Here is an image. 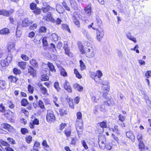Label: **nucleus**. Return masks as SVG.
<instances>
[{"instance_id": "nucleus-10", "label": "nucleus", "mask_w": 151, "mask_h": 151, "mask_svg": "<svg viewBox=\"0 0 151 151\" xmlns=\"http://www.w3.org/2000/svg\"><path fill=\"white\" fill-rule=\"evenodd\" d=\"M32 21H29L27 18H25L22 21V26L24 27L28 26L31 24H32Z\"/></svg>"}, {"instance_id": "nucleus-35", "label": "nucleus", "mask_w": 151, "mask_h": 151, "mask_svg": "<svg viewBox=\"0 0 151 151\" xmlns=\"http://www.w3.org/2000/svg\"><path fill=\"white\" fill-rule=\"evenodd\" d=\"M49 79L48 76L45 75H42L41 76V80L45 81H47Z\"/></svg>"}, {"instance_id": "nucleus-51", "label": "nucleus", "mask_w": 151, "mask_h": 151, "mask_svg": "<svg viewBox=\"0 0 151 151\" xmlns=\"http://www.w3.org/2000/svg\"><path fill=\"white\" fill-rule=\"evenodd\" d=\"M61 75L63 76H66L67 73L64 69L62 68L61 70Z\"/></svg>"}, {"instance_id": "nucleus-41", "label": "nucleus", "mask_w": 151, "mask_h": 151, "mask_svg": "<svg viewBox=\"0 0 151 151\" xmlns=\"http://www.w3.org/2000/svg\"><path fill=\"white\" fill-rule=\"evenodd\" d=\"M47 29L44 26H42L40 28V32L41 33H45L46 32Z\"/></svg>"}, {"instance_id": "nucleus-24", "label": "nucleus", "mask_w": 151, "mask_h": 151, "mask_svg": "<svg viewBox=\"0 0 151 151\" xmlns=\"http://www.w3.org/2000/svg\"><path fill=\"white\" fill-rule=\"evenodd\" d=\"M47 65L51 71H55L56 70L54 68V66L52 63L48 62L47 63Z\"/></svg>"}, {"instance_id": "nucleus-62", "label": "nucleus", "mask_w": 151, "mask_h": 151, "mask_svg": "<svg viewBox=\"0 0 151 151\" xmlns=\"http://www.w3.org/2000/svg\"><path fill=\"white\" fill-rule=\"evenodd\" d=\"M71 132L70 131H65V134L67 137H69L70 135Z\"/></svg>"}, {"instance_id": "nucleus-59", "label": "nucleus", "mask_w": 151, "mask_h": 151, "mask_svg": "<svg viewBox=\"0 0 151 151\" xmlns=\"http://www.w3.org/2000/svg\"><path fill=\"white\" fill-rule=\"evenodd\" d=\"M37 25L35 23L29 27V29H31L33 30L37 28Z\"/></svg>"}, {"instance_id": "nucleus-49", "label": "nucleus", "mask_w": 151, "mask_h": 151, "mask_svg": "<svg viewBox=\"0 0 151 151\" xmlns=\"http://www.w3.org/2000/svg\"><path fill=\"white\" fill-rule=\"evenodd\" d=\"M37 5L34 3H32L30 4V8L32 10H34L36 8Z\"/></svg>"}, {"instance_id": "nucleus-63", "label": "nucleus", "mask_w": 151, "mask_h": 151, "mask_svg": "<svg viewBox=\"0 0 151 151\" xmlns=\"http://www.w3.org/2000/svg\"><path fill=\"white\" fill-rule=\"evenodd\" d=\"M76 18L75 17H73V19H74L73 22L76 25H78L79 24V22L76 19Z\"/></svg>"}, {"instance_id": "nucleus-29", "label": "nucleus", "mask_w": 151, "mask_h": 151, "mask_svg": "<svg viewBox=\"0 0 151 151\" xmlns=\"http://www.w3.org/2000/svg\"><path fill=\"white\" fill-rule=\"evenodd\" d=\"M8 58V57H7L6 59L4 60H3L1 61V64L2 67H4L7 65V59Z\"/></svg>"}, {"instance_id": "nucleus-53", "label": "nucleus", "mask_w": 151, "mask_h": 151, "mask_svg": "<svg viewBox=\"0 0 151 151\" xmlns=\"http://www.w3.org/2000/svg\"><path fill=\"white\" fill-rule=\"evenodd\" d=\"M13 72L15 74H19L21 73L20 70L17 68H14V69Z\"/></svg>"}, {"instance_id": "nucleus-7", "label": "nucleus", "mask_w": 151, "mask_h": 151, "mask_svg": "<svg viewBox=\"0 0 151 151\" xmlns=\"http://www.w3.org/2000/svg\"><path fill=\"white\" fill-rule=\"evenodd\" d=\"M38 86L40 88L41 93L44 95H48L47 90L46 88L44 87L41 83H39Z\"/></svg>"}, {"instance_id": "nucleus-61", "label": "nucleus", "mask_w": 151, "mask_h": 151, "mask_svg": "<svg viewBox=\"0 0 151 151\" xmlns=\"http://www.w3.org/2000/svg\"><path fill=\"white\" fill-rule=\"evenodd\" d=\"M39 106L42 109H43L44 108V106L42 102L41 101H39Z\"/></svg>"}, {"instance_id": "nucleus-40", "label": "nucleus", "mask_w": 151, "mask_h": 151, "mask_svg": "<svg viewBox=\"0 0 151 151\" xmlns=\"http://www.w3.org/2000/svg\"><path fill=\"white\" fill-rule=\"evenodd\" d=\"M42 42L44 46H47L48 43L47 41V38L44 37L42 40Z\"/></svg>"}, {"instance_id": "nucleus-26", "label": "nucleus", "mask_w": 151, "mask_h": 151, "mask_svg": "<svg viewBox=\"0 0 151 151\" xmlns=\"http://www.w3.org/2000/svg\"><path fill=\"white\" fill-rule=\"evenodd\" d=\"M8 78L11 82H15L18 80V79L15 77L10 76L8 77Z\"/></svg>"}, {"instance_id": "nucleus-28", "label": "nucleus", "mask_w": 151, "mask_h": 151, "mask_svg": "<svg viewBox=\"0 0 151 151\" xmlns=\"http://www.w3.org/2000/svg\"><path fill=\"white\" fill-rule=\"evenodd\" d=\"M30 63L33 66L37 67L38 66L37 63L33 59H32L30 61Z\"/></svg>"}, {"instance_id": "nucleus-60", "label": "nucleus", "mask_w": 151, "mask_h": 151, "mask_svg": "<svg viewBox=\"0 0 151 151\" xmlns=\"http://www.w3.org/2000/svg\"><path fill=\"white\" fill-rule=\"evenodd\" d=\"M33 12L37 15L40 14L41 13L40 9L37 8L36 9L33 11Z\"/></svg>"}, {"instance_id": "nucleus-21", "label": "nucleus", "mask_w": 151, "mask_h": 151, "mask_svg": "<svg viewBox=\"0 0 151 151\" xmlns=\"http://www.w3.org/2000/svg\"><path fill=\"white\" fill-rule=\"evenodd\" d=\"M26 63L24 61L19 62L18 63L19 66L22 69L25 68Z\"/></svg>"}, {"instance_id": "nucleus-37", "label": "nucleus", "mask_w": 151, "mask_h": 151, "mask_svg": "<svg viewBox=\"0 0 151 151\" xmlns=\"http://www.w3.org/2000/svg\"><path fill=\"white\" fill-rule=\"evenodd\" d=\"M40 145V143L39 142L37 141H36L35 142L34 146V149L36 150H37L38 147Z\"/></svg>"}, {"instance_id": "nucleus-31", "label": "nucleus", "mask_w": 151, "mask_h": 151, "mask_svg": "<svg viewBox=\"0 0 151 151\" xmlns=\"http://www.w3.org/2000/svg\"><path fill=\"white\" fill-rule=\"evenodd\" d=\"M79 62L81 70H83L85 69L86 68V67L83 61L81 60Z\"/></svg>"}, {"instance_id": "nucleus-5", "label": "nucleus", "mask_w": 151, "mask_h": 151, "mask_svg": "<svg viewBox=\"0 0 151 151\" xmlns=\"http://www.w3.org/2000/svg\"><path fill=\"white\" fill-rule=\"evenodd\" d=\"M1 128L8 130L9 132L12 131L13 127L10 124L4 123L1 124Z\"/></svg>"}, {"instance_id": "nucleus-6", "label": "nucleus", "mask_w": 151, "mask_h": 151, "mask_svg": "<svg viewBox=\"0 0 151 151\" xmlns=\"http://www.w3.org/2000/svg\"><path fill=\"white\" fill-rule=\"evenodd\" d=\"M43 4L44 7H42L41 9L43 12L46 13L48 12L49 10H55L54 8L50 7L49 5H47L46 3H44Z\"/></svg>"}, {"instance_id": "nucleus-1", "label": "nucleus", "mask_w": 151, "mask_h": 151, "mask_svg": "<svg viewBox=\"0 0 151 151\" xmlns=\"http://www.w3.org/2000/svg\"><path fill=\"white\" fill-rule=\"evenodd\" d=\"M46 119L47 121L49 122L54 121L55 119V117L53 112L50 111H48Z\"/></svg>"}, {"instance_id": "nucleus-25", "label": "nucleus", "mask_w": 151, "mask_h": 151, "mask_svg": "<svg viewBox=\"0 0 151 151\" xmlns=\"http://www.w3.org/2000/svg\"><path fill=\"white\" fill-rule=\"evenodd\" d=\"M0 15H2L7 17L9 15V12L4 10H0Z\"/></svg>"}, {"instance_id": "nucleus-50", "label": "nucleus", "mask_w": 151, "mask_h": 151, "mask_svg": "<svg viewBox=\"0 0 151 151\" xmlns=\"http://www.w3.org/2000/svg\"><path fill=\"white\" fill-rule=\"evenodd\" d=\"M119 120L121 122H123L125 119V117L122 114H119L118 116Z\"/></svg>"}, {"instance_id": "nucleus-23", "label": "nucleus", "mask_w": 151, "mask_h": 151, "mask_svg": "<svg viewBox=\"0 0 151 151\" xmlns=\"http://www.w3.org/2000/svg\"><path fill=\"white\" fill-rule=\"evenodd\" d=\"M139 149L141 151H144L145 150V145L143 142L142 141L139 142Z\"/></svg>"}, {"instance_id": "nucleus-48", "label": "nucleus", "mask_w": 151, "mask_h": 151, "mask_svg": "<svg viewBox=\"0 0 151 151\" xmlns=\"http://www.w3.org/2000/svg\"><path fill=\"white\" fill-rule=\"evenodd\" d=\"M51 36L53 39L55 41H56L58 39V36L55 33L52 34Z\"/></svg>"}, {"instance_id": "nucleus-39", "label": "nucleus", "mask_w": 151, "mask_h": 151, "mask_svg": "<svg viewBox=\"0 0 151 151\" xmlns=\"http://www.w3.org/2000/svg\"><path fill=\"white\" fill-rule=\"evenodd\" d=\"M32 137L30 136H27L26 137V140L27 142L28 143H30L32 141Z\"/></svg>"}, {"instance_id": "nucleus-11", "label": "nucleus", "mask_w": 151, "mask_h": 151, "mask_svg": "<svg viewBox=\"0 0 151 151\" xmlns=\"http://www.w3.org/2000/svg\"><path fill=\"white\" fill-rule=\"evenodd\" d=\"M64 87L66 90L69 92H72V89L71 86L70 85L69 83L67 81H65L64 84Z\"/></svg>"}, {"instance_id": "nucleus-42", "label": "nucleus", "mask_w": 151, "mask_h": 151, "mask_svg": "<svg viewBox=\"0 0 151 151\" xmlns=\"http://www.w3.org/2000/svg\"><path fill=\"white\" fill-rule=\"evenodd\" d=\"M28 88L29 92L32 93L34 91L33 87L31 85H29L28 86Z\"/></svg>"}, {"instance_id": "nucleus-18", "label": "nucleus", "mask_w": 151, "mask_h": 151, "mask_svg": "<svg viewBox=\"0 0 151 151\" xmlns=\"http://www.w3.org/2000/svg\"><path fill=\"white\" fill-rule=\"evenodd\" d=\"M9 33V30L7 28H5L0 30V34L1 35H8Z\"/></svg>"}, {"instance_id": "nucleus-22", "label": "nucleus", "mask_w": 151, "mask_h": 151, "mask_svg": "<svg viewBox=\"0 0 151 151\" xmlns=\"http://www.w3.org/2000/svg\"><path fill=\"white\" fill-rule=\"evenodd\" d=\"M61 28L63 29L68 32L69 33L71 32V31L68 26L65 24H63L61 25Z\"/></svg>"}, {"instance_id": "nucleus-3", "label": "nucleus", "mask_w": 151, "mask_h": 151, "mask_svg": "<svg viewBox=\"0 0 151 151\" xmlns=\"http://www.w3.org/2000/svg\"><path fill=\"white\" fill-rule=\"evenodd\" d=\"M85 52L86 55L87 57L92 58L95 55L94 50L92 47H89L87 48Z\"/></svg>"}, {"instance_id": "nucleus-27", "label": "nucleus", "mask_w": 151, "mask_h": 151, "mask_svg": "<svg viewBox=\"0 0 151 151\" xmlns=\"http://www.w3.org/2000/svg\"><path fill=\"white\" fill-rule=\"evenodd\" d=\"M59 83L58 82H55L54 85V86L57 91V92L59 91L60 89V88L59 87Z\"/></svg>"}, {"instance_id": "nucleus-36", "label": "nucleus", "mask_w": 151, "mask_h": 151, "mask_svg": "<svg viewBox=\"0 0 151 151\" xmlns=\"http://www.w3.org/2000/svg\"><path fill=\"white\" fill-rule=\"evenodd\" d=\"M42 145L45 148H48L49 147V145L47 144L46 140H45L43 141L42 143Z\"/></svg>"}, {"instance_id": "nucleus-12", "label": "nucleus", "mask_w": 151, "mask_h": 151, "mask_svg": "<svg viewBox=\"0 0 151 151\" xmlns=\"http://www.w3.org/2000/svg\"><path fill=\"white\" fill-rule=\"evenodd\" d=\"M127 38L131 41H133L134 43H136L137 42L135 37L132 36L131 33L129 32H127L125 35Z\"/></svg>"}, {"instance_id": "nucleus-45", "label": "nucleus", "mask_w": 151, "mask_h": 151, "mask_svg": "<svg viewBox=\"0 0 151 151\" xmlns=\"http://www.w3.org/2000/svg\"><path fill=\"white\" fill-rule=\"evenodd\" d=\"M112 131L115 132L117 134H119L118 127V126H115L112 129Z\"/></svg>"}, {"instance_id": "nucleus-38", "label": "nucleus", "mask_w": 151, "mask_h": 151, "mask_svg": "<svg viewBox=\"0 0 151 151\" xmlns=\"http://www.w3.org/2000/svg\"><path fill=\"white\" fill-rule=\"evenodd\" d=\"M62 4L63 6L64 7L65 9L68 11H70V9L69 7L68 6L67 4L65 2L63 1L62 2Z\"/></svg>"}, {"instance_id": "nucleus-4", "label": "nucleus", "mask_w": 151, "mask_h": 151, "mask_svg": "<svg viewBox=\"0 0 151 151\" xmlns=\"http://www.w3.org/2000/svg\"><path fill=\"white\" fill-rule=\"evenodd\" d=\"M83 125L82 121H81L80 123L79 122H76V129L78 134H81L83 129Z\"/></svg>"}, {"instance_id": "nucleus-30", "label": "nucleus", "mask_w": 151, "mask_h": 151, "mask_svg": "<svg viewBox=\"0 0 151 151\" xmlns=\"http://www.w3.org/2000/svg\"><path fill=\"white\" fill-rule=\"evenodd\" d=\"M70 5L71 7L73 8L74 10H77L78 8L77 6V3L75 2L70 3Z\"/></svg>"}, {"instance_id": "nucleus-47", "label": "nucleus", "mask_w": 151, "mask_h": 151, "mask_svg": "<svg viewBox=\"0 0 151 151\" xmlns=\"http://www.w3.org/2000/svg\"><path fill=\"white\" fill-rule=\"evenodd\" d=\"M7 139L8 142L10 144H14L15 143V141L12 138L8 137Z\"/></svg>"}, {"instance_id": "nucleus-33", "label": "nucleus", "mask_w": 151, "mask_h": 151, "mask_svg": "<svg viewBox=\"0 0 151 151\" xmlns=\"http://www.w3.org/2000/svg\"><path fill=\"white\" fill-rule=\"evenodd\" d=\"M21 103L22 106H25L28 104V102L27 99H24L22 100Z\"/></svg>"}, {"instance_id": "nucleus-52", "label": "nucleus", "mask_w": 151, "mask_h": 151, "mask_svg": "<svg viewBox=\"0 0 151 151\" xmlns=\"http://www.w3.org/2000/svg\"><path fill=\"white\" fill-rule=\"evenodd\" d=\"M1 144L3 146L7 147H9V144L7 142L4 141H2L1 142Z\"/></svg>"}, {"instance_id": "nucleus-2", "label": "nucleus", "mask_w": 151, "mask_h": 151, "mask_svg": "<svg viewBox=\"0 0 151 151\" xmlns=\"http://www.w3.org/2000/svg\"><path fill=\"white\" fill-rule=\"evenodd\" d=\"M96 34L97 40L99 41H101L104 35V32L103 29L100 28L99 29H97Z\"/></svg>"}, {"instance_id": "nucleus-32", "label": "nucleus", "mask_w": 151, "mask_h": 151, "mask_svg": "<svg viewBox=\"0 0 151 151\" xmlns=\"http://www.w3.org/2000/svg\"><path fill=\"white\" fill-rule=\"evenodd\" d=\"M104 105H101L100 107L101 110H103L105 108V106H108L109 105V104L107 101H104Z\"/></svg>"}, {"instance_id": "nucleus-16", "label": "nucleus", "mask_w": 151, "mask_h": 151, "mask_svg": "<svg viewBox=\"0 0 151 151\" xmlns=\"http://www.w3.org/2000/svg\"><path fill=\"white\" fill-rule=\"evenodd\" d=\"M73 87L75 89L79 91H82L83 89V87L77 83L74 84Z\"/></svg>"}, {"instance_id": "nucleus-46", "label": "nucleus", "mask_w": 151, "mask_h": 151, "mask_svg": "<svg viewBox=\"0 0 151 151\" xmlns=\"http://www.w3.org/2000/svg\"><path fill=\"white\" fill-rule=\"evenodd\" d=\"M47 17L48 19L52 21H53L54 20V19L52 18V16L51 13L50 12H48L47 14Z\"/></svg>"}, {"instance_id": "nucleus-9", "label": "nucleus", "mask_w": 151, "mask_h": 151, "mask_svg": "<svg viewBox=\"0 0 151 151\" xmlns=\"http://www.w3.org/2000/svg\"><path fill=\"white\" fill-rule=\"evenodd\" d=\"M91 4H89L87 7L85 8L84 10L86 14L88 16L91 15Z\"/></svg>"}, {"instance_id": "nucleus-44", "label": "nucleus", "mask_w": 151, "mask_h": 151, "mask_svg": "<svg viewBox=\"0 0 151 151\" xmlns=\"http://www.w3.org/2000/svg\"><path fill=\"white\" fill-rule=\"evenodd\" d=\"M21 58L24 60L27 61H28L29 59L28 57L25 55L22 54L21 55Z\"/></svg>"}, {"instance_id": "nucleus-19", "label": "nucleus", "mask_w": 151, "mask_h": 151, "mask_svg": "<svg viewBox=\"0 0 151 151\" xmlns=\"http://www.w3.org/2000/svg\"><path fill=\"white\" fill-rule=\"evenodd\" d=\"M77 119L76 120V122H79L78 120H80V122L82 121V114L80 112H77L76 113Z\"/></svg>"}, {"instance_id": "nucleus-17", "label": "nucleus", "mask_w": 151, "mask_h": 151, "mask_svg": "<svg viewBox=\"0 0 151 151\" xmlns=\"http://www.w3.org/2000/svg\"><path fill=\"white\" fill-rule=\"evenodd\" d=\"M15 45L14 43H10L8 46V50L9 52H11L15 50Z\"/></svg>"}, {"instance_id": "nucleus-43", "label": "nucleus", "mask_w": 151, "mask_h": 151, "mask_svg": "<svg viewBox=\"0 0 151 151\" xmlns=\"http://www.w3.org/2000/svg\"><path fill=\"white\" fill-rule=\"evenodd\" d=\"M96 21L97 25L100 28V26H101L102 24V22L101 20L99 18H98L96 19Z\"/></svg>"}, {"instance_id": "nucleus-56", "label": "nucleus", "mask_w": 151, "mask_h": 151, "mask_svg": "<svg viewBox=\"0 0 151 151\" xmlns=\"http://www.w3.org/2000/svg\"><path fill=\"white\" fill-rule=\"evenodd\" d=\"M0 111L1 112H4L5 111V107L2 104L0 105Z\"/></svg>"}, {"instance_id": "nucleus-64", "label": "nucleus", "mask_w": 151, "mask_h": 151, "mask_svg": "<svg viewBox=\"0 0 151 151\" xmlns=\"http://www.w3.org/2000/svg\"><path fill=\"white\" fill-rule=\"evenodd\" d=\"M137 139L139 142L141 141L142 138V134H139L137 136Z\"/></svg>"}, {"instance_id": "nucleus-34", "label": "nucleus", "mask_w": 151, "mask_h": 151, "mask_svg": "<svg viewBox=\"0 0 151 151\" xmlns=\"http://www.w3.org/2000/svg\"><path fill=\"white\" fill-rule=\"evenodd\" d=\"M6 83L4 81L0 80V88L3 89L5 88Z\"/></svg>"}, {"instance_id": "nucleus-58", "label": "nucleus", "mask_w": 151, "mask_h": 151, "mask_svg": "<svg viewBox=\"0 0 151 151\" xmlns=\"http://www.w3.org/2000/svg\"><path fill=\"white\" fill-rule=\"evenodd\" d=\"M145 76L147 78L151 76V71H147L145 74Z\"/></svg>"}, {"instance_id": "nucleus-14", "label": "nucleus", "mask_w": 151, "mask_h": 151, "mask_svg": "<svg viewBox=\"0 0 151 151\" xmlns=\"http://www.w3.org/2000/svg\"><path fill=\"white\" fill-rule=\"evenodd\" d=\"M102 73L100 70H98L96 72V74L94 77V80L96 82H97V78H100L102 76Z\"/></svg>"}, {"instance_id": "nucleus-55", "label": "nucleus", "mask_w": 151, "mask_h": 151, "mask_svg": "<svg viewBox=\"0 0 151 151\" xmlns=\"http://www.w3.org/2000/svg\"><path fill=\"white\" fill-rule=\"evenodd\" d=\"M109 85H106L105 86H102V88L104 90H105L106 91H109Z\"/></svg>"}, {"instance_id": "nucleus-20", "label": "nucleus", "mask_w": 151, "mask_h": 151, "mask_svg": "<svg viewBox=\"0 0 151 151\" xmlns=\"http://www.w3.org/2000/svg\"><path fill=\"white\" fill-rule=\"evenodd\" d=\"M67 100L69 103V106L72 108L74 109V106L72 102V99L68 97L67 98Z\"/></svg>"}, {"instance_id": "nucleus-15", "label": "nucleus", "mask_w": 151, "mask_h": 151, "mask_svg": "<svg viewBox=\"0 0 151 151\" xmlns=\"http://www.w3.org/2000/svg\"><path fill=\"white\" fill-rule=\"evenodd\" d=\"M56 10L60 14L63 13L64 11V9L63 8L61 5L59 4H57L56 5Z\"/></svg>"}, {"instance_id": "nucleus-54", "label": "nucleus", "mask_w": 151, "mask_h": 151, "mask_svg": "<svg viewBox=\"0 0 151 151\" xmlns=\"http://www.w3.org/2000/svg\"><path fill=\"white\" fill-rule=\"evenodd\" d=\"M21 131L22 134H25L26 133L28 132V130L25 128H22L21 129Z\"/></svg>"}, {"instance_id": "nucleus-13", "label": "nucleus", "mask_w": 151, "mask_h": 151, "mask_svg": "<svg viewBox=\"0 0 151 151\" xmlns=\"http://www.w3.org/2000/svg\"><path fill=\"white\" fill-rule=\"evenodd\" d=\"M99 124L100 127L102 128V129L101 130V131L100 132L101 133H102L104 131V128H106L107 127L106 122V121H103L102 122H100L98 123Z\"/></svg>"}, {"instance_id": "nucleus-8", "label": "nucleus", "mask_w": 151, "mask_h": 151, "mask_svg": "<svg viewBox=\"0 0 151 151\" xmlns=\"http://www.w3.org/2000/svg\"><path fill=\"white\" fill-rule=\"evenodd\" d=\"M106 139L104 137H100L99 138V144L100 147L101 148L104 147L105 144Z\"/></svg>"}, {"instance_id": "nucleus-57", "label": "nucleus", "mask_w": 151, "mask_h": 151, "mask_svg": "<svg viewBox=\"0 0 151 151\" xmlns=\"http://www.w3.org/2000/svg\"><path fill=\"white\" fill-rule=\"evenodd\" d=\"M79 48L81 53L83 54L86 53L84 48L82 45L79 46Z\"/></svg>"}]
</instances>
